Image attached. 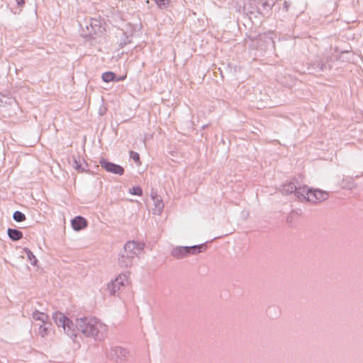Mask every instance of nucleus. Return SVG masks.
Instances as JSON below:
<instances>
[{
  "label": "nucleus",
  "mask_w": 363,
  "mask_h": 363,
  "mask_svg": "<svg viewBox=\"0 0 363 363\" xmlns=\"http://www.w3.org/2000/svg\"><path fill=\"white\" fill-rule=\"evenodd\" d=\"M87 225L86 220L78 216L72 220V227L74 230H80Z\"/></svg>",
  "instance_id": "nucleus-10"
},
{
  "label": "nucleus",
  "mask_w": 363,
  "mask_h": 363,
  "mask_svg": "<svg viewBox=\"0 0 363 363\" xmlns=\"http://www.w3.org/2000/svg\"><path fill=\"white\" fill-rule=\"evenodd\" d=\"M343 187L347 189H352L356 186L353 177H349L343 179Z\"/></svg>",
  "instance_id": "nucleus-19"
},
{
  "label": "nucleus",
  "mask_w": 363,
  "mask_h": 363,
  "mask_svg": "<svg viewBox=\"0 0 363 363\" xmlns=\"http://www.w3.org/2000/svg\"><path fill=\"white\" fill-rule=\"evenodd\" d=\"M273 35L274 33L272 32L264 33V35H260V40L264 41V43H267L266 48H267L269 46H271L272 48L274 47V40Z\"/></svg>",
  "instance_id": "nucleus-17"
},
{
  "label": "nucleus",
  "mask_w": 363,
  "mask_h": 363,
  "mask_svg": "<svg viewBox=\"0 0 363 363\" xmlns=\"http://www.w3.org/2000/svg\"><path fill=\"white\" fill-rule=\"evenodd\" d=\"M32 317H33V318L34 320H39L43 324V323H47L48 322V320H49V316L46 313H45L43 312H40L38 310H35L33 312Z\"/></svg>",
  "instance_id": "nucleus-13"
},
{
  "label": "nucleus",
  "mask_w": 363,
  "mask_h": 363,
  "mask_svg": "<svg viewBox=\"0 0 363 363\" xmlns=\"http://www.w3.org/2000/svg\"><path fill=\"white\" fill-rule=\"evenodd\" d=\"M28 259L30 261V264L33 266L37 264L38 259L35 257V256L33 255V253L27 247H25L23 249Z\"/></svg>",
  "instance_id": "nucleus-20"
},
{
  "label": "nucleus",
  "mask_w": 363,
  "mask_h": 363,
  "mask_svg": "<svg viewBox=\"0 0 363 363\" xmlns=\"http://www.w3.org/2000/svg\"><path fill=\"white\" fill-rule=\"evenodd\" d=\"M74 168L79 172H82L84 171V168H82L81 164L79 162H78L77 160H74V164H73Z\"/></svg>",
  "instance_id": "nucleus-25"
},
{
  "label": "nucleus",
  "mask_w": 363,
  "mask_h": 363,
  "mask_svg": "<svg viewBox=\"0 0 363 363\" xmlns=\"http://www.w3.org/2000/svg\"><path fill=\"white\" fill-rule=\"evenodd\" d=\"M324 66H325V65H324L323 63H320V69L321 70H323V69H324V68H323V67H324Z\"/></svg>",
  "instance_id": "nucleus-30"
},
{
  "label": "nucleus",
  "mask_w": 363,
  "mask_h": 363,
  "mask_svg": "<svg viewBox=\"0 0 363 363\" xmlns=\"http://www.w3.org/2000/svg\"><path fill=\"white\" fill-rule=\"evenodd\" d=\"M50 324L48 323L40 325L38 333L42 337H45L48 335L50 329Z\"/></svg>",
  "instance_id": "nucleus-18"
},
{
  "label": "nucleus",
  "mask_w": 363,
  "mask_h": 363,
  "mask_svg": "<svg viewBox=\"0 0 363 363\" xmlns=\"http://www.w3.org/2000/svg\"><path fill=\"white\" fill-rule=\"evenodd\" d=\"M250 6L255 5L257 8V12L263 16L268 15L274 6V3L270 4L269 2L265 1H257L255 0H250L248 2Z\"/></svg>",
  "instance_id": "nucleus-6"
},
{
  "label": "nucleus",
  "mask_w": 363,
  "mask_h": 363,
  "mask_svg": "<svg viewBox=\"0 0 363 363\" xmlns=\"http://www.w3.org/2000/svg\"><path fill=\"white\" fill-rule=\"evenodd\" d=\"M303 186L298 185L295 182H288L283 184L281 191L284 194H291L292 193L301 200V196L304 195L303 192Z\"/></svg>",
  "instance_id": "nucleus-5"
},
{
  "label": "nucleus",
  "mask_w": 363,
  "mask_h": 363,
  "mask_svg": "<svg viewBox=\"0 0 363 363\" xmlns=\"http://www.w3.org/2000/svg\"><path fill=\"white\" fill-rule=\"evenodd\" d=\"M172 255L177 259H182L187 257L186 247H176L172 251Z\"/></svg>",
  "instance_id": "nucleus-12"
},
{
  "label": "nucleus",
  "mask_w": 363,
  "mask_h": 363,
  "mask_svg": "<svg viewBox=\"0 0 363 363\" xmlns=\"http://www.w3.org/2000/svg\"><path fill=\"white\" fill-rule=\"evenodd\" d=\"M249 12L251 13H254V11L252 10H249Z\"/></svg>",
  "instance_id": "nucleus-31"
},
{
  "label": "nucleus",
  "mask_w": 363,
  "mask_h": 363,
  "mask_svg": "<svg viewBox=\"0 0 363 363\" xmlns=\"http://www.w3.org/2000/svg\"><path fill=\"white\" fill-rule=\"evenodd\" d=\"M128 43H130V41H128L127 42V41L124 40L123 42H121L119 45H120L121 48H123L125 45H126Z\"/></svg>",
  "instance_id": "nucleus-28"
},
{
  "label": "nucleus",
  "mask_w": 363,
  "mask_h": 363,
  "mask_svg": "<svg viewBox=\"0 0 363 363\" xmlns=\"http://www.w3.org/2000/svg\"><path fill=\"white\" fill-rule=\"evenodd\" d=\"M123 249L138 255L143 249V245L135 241H128L124 245Z\"/></svg>",
  "instance_id": "nucleus-9"
},
{
  "label": "nucleus",
  "mask_w": 363,
  "mask_h": 363,
  "mask_svg": "<svg viewBox=\"0 0 363 363\" xmlns=\"http://www.w3.org/2000/svg\"><path fill=\"white\" fill-rule=\"evenodd\" d=\"M207 247L206 244H201L197 245H193V246H188L186 247L187 250V256L190 255H196L200 252L206 251Z\"/></svg>",
  "instance_id": "nucleus-11"
},
{
  "label": "nucleus",
  "mask_w": 363,
  "mask_h": 363,
  "mask_svg": "<svg viewBox=\"0 0 363 363\" xmlns=\"http://www.w3.org/2000/svg\"><path fill=\"white\" fill-rule=\"evenodd\" d=\"M86 32L85 35L91 36L102 33L103 28L100 25V22L95 18H91L89 23L85 22Z\"/></svg>",
  "instance_id": "nucleus-7"
},
{
  "label": "nucleus",
  "mask_w": 363,
  "mask_h": 363,
  "mask_svg": "<svg viewBox=\"0 0 363 363\" xmlns=\"http://www.w3.org/2000/svg\"><path fill=\"white\" fill-rule=\"evenodd\" d=\"M13 218L16 222H22V221H24L26 219V216L24 215V213H23L22 212L18 211H15L13 213Z\"/></svg>",
  "instance_id": "nucleus-22"
},
{
  "label": "nucleus",
  "mask_w": 363,
  "mask_h": 363,
  "mask_svg": "<svg viewBox=\"0 0 363 363\" xmlns=\"http://www.w3.org/2000/svg\"><path fill=\"white\" fill-rule=\"evenodd\" d=\"M129 352L127 350L118 345H112L109 349L106 350L107 358L116 363L124 362Z\"/></svg>",
  "instance_id": "nucleus-4"
},
{
  "label": "nucleus",
  "mask_w": 363,
  "mask_h": 363,
  "mask_svg": "<svg viewBox=\"0 0 363 363\" xmlns=\"http://www.w3.org/2000/svg\"><path fill=\"white\" fill-rule=\"evenodd\" d=\"M152 199L154 201L155 206V208H153V213L154 214L160 215L164 208V203L157 196H152Z\"/></svg>",
  "instance_id": "nucleus-15"
},
{
  "label": "nucleus",
  "mask_w": 363,
  "mask_h": 363,
  "mask_svg": "<svg viewBox=\"0 0 363 363\" xmlns=\"http://www.w3.org/2000/svg\"><path fill=\"white\" fill-rule=\"evenodd\" d=\"M129 155L130 157L137 164H140V155L138 152L131 150L130 151Z\"/></svg>",
  "instance_id": "nucleus-23"
},
{
  "label": "nucleus",
  "mask_w": 363,
  "mask_h": 363,
  "mask_svg": "<svg viewBox=\"0 0 363 363\" xmlns=\"http://www.w3.org/2000/svg\"><path fill=\"white\" fill-rule=\"evenodd\" d=\"M100 164L101 167H103L108 172L118 175H123L124 174V169L123 167L114 164L113 162H108L105 159H101L100 160Z\"/></svg>",
  "instance_id": "nucleus-8"
},
{
  "label": "nucleus",
  "mask_w": 363,
  "mask_h": 363,
  "mask_svg": "<svg viewBox=\"0 0 363 363\" xmlns=\"http://www.w3.org/2000/svg\"><path fill=\"white\" fill-rule=\"evenodd\" d=\"M52 318L58 327H62L65 333L74 341L79 333L86 337L99 340L104 338L107 332V326L94 317L77 318L74 321L61 312H55Z\"/></svg>",
  "instance_id": "nucleus-1"
},
{
  "label": "nucleus",
  "mask_w": 363,
  "mask_h": 363,
  "mask_svg": "<svg viewBox=\"0 0 363 363\" xmlns=\"http://www.w3.org/2000/svg\"><path fill=\"white\" fill-rule=\"evenodd\" d=\"M303 192L304 195L301 196V200H306L313 203L322 202L326 200L329 196L327 191L308 189L305 185H303Z\"/></svg>",
  "instance_id": "nucleus-2"
},
{
  "label": "nucleus",
  "mask_w": 363,
  "mask_h": 363,
  "mask_svg": "<svg viewBox=\"0 0 363 363\" xmlns=\"http://www.w3.org/2000/svg\"><path fill=\"white\" fill-rule=\"evenodd\" d=\"M7 234L9 238L13 241H18L23 238L22 232L17 229L9 228Z\"/></svg>",
  "instance_id": "nucleus-16"
},
{
  "label": "nucleus",
  "mask_w": 363,
  "mask_h": 363,
  "mask_svg": "<svg viewBox=\"0 0 363 363\" xmlns=\"http://www.w3.org/2000/svg\"><path fill=\"white\" fill-rule=\"evenodd\" d=\"M284 7L286 8V9L287 10L288 9V6H289L287 2L284 1Z\"/></svg>",
  "instance_id": "nucleus-29"
},
{
  "label": "nucleus",
  "mask_w": 363,
  "mask_h": 363,
  "mask_svg": "<svg viewBox=\"0 0 363 363\" xmlns=\"http://www.w3.org/2000/svg\"><path fill=\"white\" fill-rule=\"evenodd\" d=\"M122 253L125 255H127V256H128V257H130L132 259H133L136 256L133 252H129L128 250H125L124 249H123V252Z\"/></svg>",
  "instance_id": "nucleus-26"
},
{
  "label": "nucleus",
  "mask_w": 363,
  "mask_h": 363,
  "mask_svg": "<svg viewBox=\"0 0 363 363\" xmlns=\"http://www.w3.org/2000/svg\"><path fill=\"white\" fill-rule=\"evenodd\" d=\"M128 284V275L126 274H121L107 284V291L110 295L116 296L120 293Z\"/></svg>",
  "instance_id": "nucleus-3"
},
{
  "label": "nucleus",
  "mask_w": 363,
  "mask_h": 363,
  "mask_svg": "<svg viewBox=\"0 0 363 363\" xmlns=\"http://www.w3.org/2000/svg\"><path fill=\"white\" fill-rule=\"evenodd\" d=\"M116 77V76L115 73H113L112 72H106L102 74L101 78L104 82H110L113 81L115 79Z\"/></svg>",
  "instance_id": "nucleus-21"
},
{
  "label": "nucleus",
  "mask_w": 363,
  "mask_h": 363,
  "mask_svg": "<svg viewBox=\"0 0 363 363\" xmlns=\"http://www.w3.org/2000/svg\"><path fill=\"white\" fill-rule=\"evenodd\" d=\"M133 259L130 257L121 253L118 258V264L121 267L128 268L132 265Z\"/></svg>",
  "instance_id": "nucleus-14"
},
{
  "label": "nucleus",
  "mask_w": 363,
  "mask_h": 363,
  "mask_svg": "<svg viewBox=\"0 0 363 363\" xmlns=\"http://www.w3.org/2000/svg\"><path fill=\"white\" fill-rule=\"evenodd\" d=\"M17 5L20 7H23L25 4V0H16Z\"/></svg>",
  "instance_id": "nucleus-27"
},
{
  "label": "nucleus",
  "mask_w": 363,
  "mask_h": 363,
  "mask_svg": "<svg viewBox=\"0 0 363 363\" xmlns=\"http://www.w3.org/2000/svg\"><path fill=\"white\" fill-rule=\"evenodd\" d=\"M129 191L131 194L136 196H141L143 194V190L139 186H133V188L130 189Z\"/></svg>",
  "instance_id": "nucleus-24"
}]
</instances>
